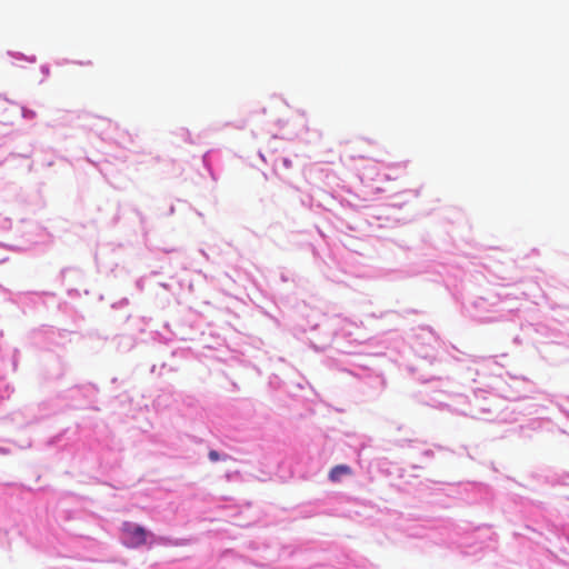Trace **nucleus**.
<instances>
[{
  "instance_id": "7ed1b4c3",
  "label": "nucleus",
  "mask_w": 569,
  "mask_h": 569,
  "mask_svg": "<svg viewBox=\"0 0 569 569\" xmlns=\"http://www.w3.org/2000/svg\"><path fill=\"white\" fill-rule=\"evenodd\" d=\"M208 456L212 462H217L220 459V455L216 450H210Z\"/></svg>"
},
{
  "instance_id": "f257e3e1",
  "label": "nucleus",
  "mask_w": 569,
  "mask_h": 569,
  "mask_svg": "<svg viewBox=\"0 0 569 569\" xmlns=\"http://www.w3.org/2000/svg\"><path fill=\"white\" fill-rule=\"evenodd\" d=\"M351 473V468L346 465H338L333 467L329 472V479L332 482H338L341 480L343 476H348Z\"/></svg>"
},
{
  "instance_id": "20e7f679",
  "label": "nucleus",
  "mask_w": 569,
  "mask_h": 569,
  "mask_svg": "<svg viewBox=\"0 0 569 569\" xmlns=\"http://www.w3.org/2000/svg\"><path fill=\"white\" fill-rule=\"evenodd\" d=\"M129 533H136V535H139V533H146V532H144L143 528H141V527H138V526H137V527H134V528L132 529V531H130Z\"/></svg>"
},
{
  "instance_id": "f03ea898",
  "label": "nucleus",
  "mask_w": 569,
  "mask_h": 569,
  "mask_svg": "<svg viewBox=\"0 0 569 569\" xmlns=\"http://www.w3.org/2000/svg\"><path fill=\"white\" fill-rule=\"evenodd\" d=\"M129 538H130V541H124V545H127L129 547H136L141 543H144V536L137 535V536H129Z\"/></svg>"
}]
</instances>
